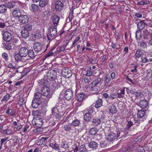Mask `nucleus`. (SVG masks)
Wrapping results in <instances>:
<instances>
[{
  "instance_id": "obj_63",
  "label": "nucleus",
  "mask_w": 152,
  "mask_h": 152,
  "mask_svg": "<svg viewBox=\"0 0 152 152\" xmlns=\"http://www.w3.org/2000/svg\"><path fill=\"white\" fill-rule=\"evenodd\" d=\"M135 15L138 18H141L142 16V15L140 13H136L135 14Z\"/></svg>"
},
{
  "instance_id": "obj_10",
  "label": "nucleus",
  "mask_w": 152,
  "mask_h": 152,
  "mask_svg": "<svg viewBox=\"0 0 152 152\" xmlns=\"http://www.w3.org/2000/svg\"><path fill=\"white\" fill-rule=\"evenodd\" d=\"M3 47L5 50H10L12 49L14 44L13 42L10 41L4 42L3 43Z\"/></svg>"
},
{
  "instance_id": "obj_50",
  "label": "nucleus",
  "mask_w": 152,
  "mask_h": 152,
  "mask_svg": "<svg viewBox=\"0 0 152 152\" xmlns=\"http://www.w3.org/2000/svg\"><path fill=\"white\" fill-rule=\"evenodd\" d=\"M10 97V94H7L4 96L3 98L1 99V102L6 101L9 99Z\"/></svg>"
},
{
  "instance_id": "obj_14",
  "label": "nucleus",
  "mask_w": 152,
  "mask_h": 152,
  "mask_svg": "<svg viewBox=\"0 0 152 152\" xmlns=\"http://www.w3.org/2000/svg\"><path fill=\"white\" fill-rule=\"evenodd\" d=\"M64 7V4L61 1H58L56 2L55 8L56 11H61L63 9Z\"/></svg>"
},
{
  "instance_id": "obj_46",
  "label": "nucleus",
  "mask_w": 152,
  "mask_h": 152,
  "mask_svg": "<svg viewBox=\"0 0 152 152\" xmlns=\"http://www.w3.org/2000/svg\"><path fill=\"white\" fill-rule=\"evenodd\" d=\"M80 121L77 120L75 119L73 121L72 123V125L74 126H76L79 125L80 124Z\"/></svg>"
},
{
  "instance_id": "obj_45",
  "label": "nucleus",
  "mask_w": 152,
  "mask_h": 152,
  "mask_svg": "<svg viewBox=\"0 0 152 152\" xmlns=\"http://www.w3.org/2000/svg\"><path fill=\"white\" fill-rule=\"evenodd\" d=\"M48 139V137H44L41 138V139L38 141V143L39 144H44L45 141Z\"/></svg>"
},
{
  "instance_id": "obj_43",
  "label": "nucleus",
  "mask_w": 152,
  "mask_h": 152,
  "mask_svg": "<svg viewBox=\"0 0 152 152\" xmlns=\"http://www.w3.org/2000/svg\"><path fill=\"white\" fill-rule=\"evenodd\" d=\"M32 26L31 25L26 24L23 29L29 32L32 29Z\"/></svg>"
},
{
  "instance_id": "obj_18",
  "label": "nucleus",
  "mask_w": 152,
  "mask_h": 152,
  "mask_svg": "<svg viewBox=\"0 0 152 152\" xmlns=\"http://www.w3.org/2000/svg\"><path fill=\"white\" fill-rule=\"evenodd\" d=\"M102 83V79L100 78H97L91 83L90 85L94 86H101Z\"/></svg>"
},
{
  "instance_id": "obj_62",
  "label": "nucleus",
  "mask_w": 152,
  "mask_h": 152,
  "mask_svg": "<svg viewBox=\"0 0 152 152\" xmlns=\"http://www.w3.org/2000/svg\"><path fill=\"white\" fill-rule=\"evenodd\" d=\"M117 98H123L124 97V96H123V95L120 93V92L117 93Z\"/></svg>"
},
{
  "instance_id": "obj_2",
  "label": "nucleus",
  "mask_w": 152,
  "mask_h": 152,
  "mask_svg": "<svg viewBox=\"0 0 152 152\" xmlns=\"http://www.w3.org/2000/svg\"><path fill=\"white\" fill-rule=\"evenodd\" d=\"M28 49L25 47L21 48L19 51V54L15 56V59L17 61H21L22 57H25L27 56L28 53Z\"/></svg>"
},
{
  "instance_id": "obj_9",
  "label": "nucleus",
  "mask_w": 152,
  "mask_h": 152,
  "mask_svg": "<svg viewBox=\"0 0 152 152\" xmlns=\"http://www.w3.org/2000/svg\"><path fill=\"white\" fill-rule=\"evenodd\" d=\"M146 110H139L137 114V116L139 118H142V121H144L147 118V115L146 114Z\"/></svg>"
},
{
  "instance_id": "obj_49",
  "label": "nucleus",
  "mask_w": 152,
  "mask_h": 152,
  "mask_svg": "<svg viewBox=\"0 0 152 152\" xmlns=\"http://www.w3.org/2000/svg\"><path fill=\"white\" fill-rule=\"evenodd\" d=\"M66 46L64 45H63L61 47L57 48L58 52L63 51L65 50Z\"/></svg>"
},
{
  "instance_id": "obj_17",
  "label": "nucleus",
  "mask_w": 152,
  "mask_h": 152,
  "mask_svg": "<svg viewBox=\"0 0 152 152\" xmlns=\"http://www.w3.org/2000/svg\"><path fill=\"white\" fill-rule=\"evenodd\" d=\"M59 20L60 18L57 15L53 16L52 20V22L53 25V26L56 27L58 24Z\"/></svg>"
},
{
  "instance_id": "obj_21",
  "label": "nucleus",
  "mask_w": 152,
  "mask_h": 152,
  "mask_svg": "<svg viewBox=\"0 0 152 152\" xmlns=\"http://www.w3.org/2000/svg\"><path fill=\"white\" fill-rule=\"evenodd\" d=\"M108 110L112 114H114L117 112V109L115 106L113 104L108 107Z\"/></svg>"
},
{
  "instance_id": "obj_51",
  "label": "nucleus",
  "mask_w": 152,
  "mask_h": 152,
  "mask_svg": "<svg viewBox=\"0 0 152 152\" xmlns=\"http://www.w3.org/2000/svg\"><path fill=\"white\" fill-rule=\"evenodd\" d=\"M12 131L10 129L7 128L6 129L4 130L3 132V133L4 134H6L7 135H9L10 134L12 133Z\"/></svg>"
},
{
  "instance_id": "obj_52",
  "label": "nucleus",
  "mask_w": 152,
  "mask_h": 152,
  "mask_svg": "<svg viewBox=\"0 0 152 152\" xmlns=\"http://www.w3.org/2000/svg\"><path fill=\"white\" fill-rule=\"evenodd\" d=\"M117 93H111L110 94V98L113 99L115 98H117Z\"/></svg>"
},
{
  "instance_id": "obj_60",
  "label": "nucleus",
  "mask_w": 152,
  "mask_h": 152,
  "mask_svg": "<svg viewBox=\"0 0 152 152\" xmlns=\"http://www.w3.org/2000/svg\"><path fill=\"white\" fill-rule=\"evenodd\" d=\"M8 137H5L4 138H2L1 139V146L2 145L3 143L4 142H5V141H6L8 139Z\"/></svg>"
},
{
  "instance_id": "obj_44",
  "label": "nucleus",
  "mask_w": 152,
  "mask_h": 152,
  "mask_svg": "<svg viewBox=\"0 0 152 152\" xmlns=\"http://www.w3.org/2000/svg\"><path fill=\"white\" fill-rule=\"evenodd\" d=\"M79 150L80 152H87V150L86 149L85 146L84 145H82L79 147Z\"/></svg>"
},
{
  "instance_id": "obj_30",
  "label": "nucleus",
  "mask_w": 152,
  "mask_h": 152,
  "mask_svg": "<svg viewBox=\"0 0 152 152\" xmlns=\"http://www.w3.org/2000/svg\"><path fill=\"white\" fill-rule=\"evenodd\" d=\"M72 125L71 124H68L65 125L64 126V130L66 132L70 131L71 130H72Z\"/></svg>"
},
{
  "instance_id": "obj_37",
  "label": "nucleus",
  "mask_w": 152,
  "mask_h": 152,
  "mask_svg": "<svg viewBox=\"0 0 152 152\" xmlns=\"http://www.w3.org/2000/svg\"><path fill=\"white\" fill-rule=\"evenodd\" d=\"M97 132V129L94 128H92L90 130L89 133L90 135H95Z\"/></svg>"
},
{
  "instance_id": "obj_11",
  "label": "nucleus",
  "mask_w": 152,
  "mask_h": 152,
  "mask_svg": "<svg viewBox=\"0 0 152 152\" xmlns=\"http://www.w3.org/2000/svg\"><path fill=\"white\" fill-rule=\"evenodd\" d=\"M32 123L35 126L38 127H41L43 124L42 119L38 117L33 119L32 121Z\"/></svg>"
},
{
  "instance_id": "obj_48",
  "label": "nucleus",
  "mask_w": 152,
  "mask_h": 152,
  "mask_svg": "<svg viewBox=\"0 0 152 152\" xmlns=\"http://www.w3.org/2000/svg\"><path fill=\"white\" fill-rule=\"evenodd\" d=\"M136 152H145V151L143 148L141 146L137 147L136 149Z\"/></svg>"
},
{
  "instance_id": "obj_58",
  "label": "nucleus",
  "mask_w": 152,
  "mask_h": 152,
  "mask_svg": "<svg viewBox=\"0 0 152 152\" xmlns=\"http://www.w3.org/2000/svg\"><path fill=\"white\" fill-rule=\"evenodd\" d=\"M133 125V122L130 120L128 122L127 124V127L128 129H129L130 128V127L132 126Z\"/></svg>"
},
{
  "instance_id": "obj_55",
  "label": "nucleus",
  "mask_w": 152,
  "mask_h": 152,
  "mask_svg": "<svg viewBox=\"0 0 152 152\" xmlns=\"http://www.w3.org/2000/svg\"><path fill=\"white\" fill-rule=\"evenodd\" d=\"M80 39V37H78L76 38L72 42V46L71 47V48H72L74 46V45L75 44L76 42L78 41Z\"/></svg>"
},
{
  "instance_id": "obj_20",
  "label": "nucleus",
  "mask_w": 152,
  "mask_h": 152,
  "mask_svg": "<svg viewBox=\"0 0 152 152\" xmlns=\"http://www.w3.org/2000/svg\"><path fill=\"white\" fill-rule=\"evenodd\" d=\"M12 14L14 17L18 18L22 15L21 12L19 9L14 10L12 12Z\"/></svg>"
},
{
  "instance_id": "obj_26",
  "label": "nucleus",
  "mask_w": 152,
  "mask_h": 152,
  "mask_svg": "<svg viewBox=\"0 0 152 152\" xmlns=\"http://www.w3.org/2000/svg\"><path fill=\"white\" fill-rule=\"evenodd\" d=\"M98 144L96 142L91 141L88 144L89 147L91 148L96 149L97 148Z\"/></svg>"
},
{
  "instance_id": "obj_47",
  "label": "nucleus",
  "mask_w": 152,
  "mask_h": 152,
  "mask_svg": "<svg viewBox=\"0 0 152 152\" xmlns=\"http://www.w3.org/2000/svg\"><path fill=\"white\" fill-rule=\"evenodd\" d=\"M31 10L32 11H36L38 9V6L35 4H32L31 5Z\"/></svg>"
},
{
  "instance_id": "obj_39",
  "label": "nucleus",
  "mask_w": 152,
  "mask_h": 152,
  "mask_svg": "<svg viewBox=\"0 0 152 152\" xmlns=\"http://www.w3.org/2000/svg\"><path fill=\"white\" fill-rule=\"evenodd\" d=\"M142 52L139 49L137 50L135 53V56L137 58L140 57L142 54Z\"/></svg>"
},
{
  "instance_id": "obj_56",
  "label": "nucleus",
  "mask_w": 152,
  "mask_h": 152,
  "mask_svg": "<svg viewBox=\"0 0 152 152\" xmlns=\"http://www.w3.org/2000/svg\"><path fill=\"white\" fill-rule=\"evenodd\" d=\"M58 112V110L56 108L53 107L52 108V113L54 115H57Z\"/></svg>"
},
{
  "instance_id": "obj_32",
  "label": "nucleus",
  "mask_w": 152,
  "mask_h": 152,
  "mask_svg": "<svg viewBox=\"0 0 152 152\" xmlns=\"http://www.w3.org/2000/svg\"><path fill=\"white\" fill-rule=\"evenodd\" d=\"M28 55L30 57L33 59L34 58L35 56L37 55L36 53H34L32 49L28 50Z\"/></svg>"
},
{
  "instance_id": "obj_16",
  "label": "nucleus",
  "mask_w": 152,
  "mask_h": 152,
  "mask_svg": "<svg viewBox=\"0 0 152 152\" xmlns=\"http://www.w3.org/2000/svg\"><path fill=\"white\" fill-rule=\"evenodd\" d=\"M28 17L26 15H21L18 18L19 21L23 24L27 23L28 21Z\"/></svg>"
},
{
  "instance_id": "obj_31",
  "label": "nucleus",
  "mask_w": 152,
  "mask_h": 152,
  "mask_svg": "<svg viewBox=\"0 0 152 152\" xmlns=\"http://www.w3.org/2000/svg\"><path fill=\"white\" fill-rule=\"evenodd\" d=\"M103 102L102 100L101 99H99L97 100L96 102L95 105V107L98 108L100 107L102 104Z\"/></svg>"
},
{
  "instance_id": "obj_1",
  "label": "nucleus",
  "mask_w": 152,
  "mask_h": 152,
  "mask_svg": "<svg viewBox=\"0 0 152 152\" xmlns=\"http://www.w3.org/2000/svg\"><path fill=\"white\" fill-rule=\"evenodd\" d=\"M43 84L41 88V93L42 96L47 97V100L48 101L49 99L51 97V95L50 94V89L48 87L46 86L45 85V81L44 80L41 81Z\"/></svg>"
},
{
  "instance_id": "obj_27",
  "label": "nucleus",
  "mask_w": 152,
  "mask_h": 152,
  "mask_svg": "<svg viewBox=\"0 0 152 152\" xmlns=\"http://www.w3.org/2000/svg\"><path fill=\"white\" fill-rule=\"evenodd\" d=\"M21 36L23 38H26L29 36V32L24 29H23L21 32Z\"/></svg>"
},
{
  "instance_id": "obj_19",
  "label": "nucleus",
  "mask_w": 152,
  "mask_h": 152,
  "mask_svg": "<svg viewBox=\"0 0 152 152\" xmlns=\"http://www.w3.org/2000/svg\"><path fill=\"white\" fill-rule=\"evenodd\" d=\"M3 38L5 42L10 41L11 34L7 32H4L3 34Z\"/></svg>"
},
{
  "instance_id": "obj_53",
  "label": "nucleus",
  "mask_w": 152,
  "mask_h": 152,
  "mask_svg": "<svg viewBox=\"0 0 152 152\" xmlns=\"http://www.w3.org/2000/svg\"><path fill=\"white\" fill-rule=\"evenodd\" d=\"M91 90L92 91H97L98 90V86H94L93 85H91Z\"/></svg>"
},
{
  "instance_id": "obj_59",
  "label": "nucleus",
  "mask_w": 152,
  "mask_h": 152,
  "mask_svg": "<svg viewBox=\"0 0 152 152\" xmlns=\"http://www.w3.org/2000/svg\"><path fill=\"white\" fill-rule=\"evenodd\" d=\"M89 77H85L84 78L83 81L85 83H88L89 82Z\"/></svg>"
},
{
  "instance_id": "obj_64",
  "label": "nucleus",
  "mask_w": 152,
  "mask_h": 152,
  "mask_svg": "<svg viewBox=\"0 0 152 152\" xmlns=\"http://www.w3.org/2000/svg\"><path fill=\"white\" fill-rule=\"evenodd\" d=\"M111 77L112 80L114 79L115 78V72H113L111 74Z\"/></svg>"
},
{
  "instance_id": "obj_34",
  "label": "nucleus",
  "mask_w": 152,
  "mask_h": 152,
  "mask_svg": "<svg viewBox=\"0 0 152 152\" xmlns=\"http://www.w3.org/2000/svg\"><path fill=\"white\" fill-rule=\"evenodd\" d=\"M135 36L137 41L140 40L142 38V35L141 32L140 30H138L136 31Z\"/></svg>"
},
{
  "instance_id": "obj_7",
  "label": "nucleus",
  "mask_w": 152,
  "mask_h": 152,
  "mask_svg": "<svg viewBox=\"0 0 152 152\" xmlns=\"http://www.w3.org/2000/svg\"><path fill=\"white\" fill-rule=\"evenodd\" d=\"M94 113V111L92 108L89 109L88 112L86 113L84 115V118L85 121H90Z\"/></svg>"
},
{
  "instance_id": "obj_3",
  "label": "nucleus",
  "mask_w": 152,
  "mask_h": 152,
  "mask_svg": "<svg viewBox=\"0 0 152 152\" xmlns=\"http://www.w3.org/2000/svg\"><path fill=\"white\" fill-rule=\"evenodd\" d=\"M57 34V27L55 26H51L47 35L48 40H51L55 37Z\"/></svg>"
},
{
  "instance_id": "obj_36",
  "label": "nucleus",
  "mask_w": 152,
  "mask_h": 152,
  "mask_svg": "<svg viewBox=\"0 0 152 152\" xmlns=\"http://www.w3.org/2000/svg\"><path fill=\"white\" fill-rule=\"evenodd\" d=\"M133 94H134L136 96V98L138 99H140L143 96V94L142 92H136L133 93Z\"/></svg>"
},
{
  "instance_id": "obj_29",
  "label": "nucleus",
  "mask_w": 152,
  "mask_h": 152,
  "mask_svg": "<svg viewBox=\"0 0 152 152\" xmlns=\"http://www.w3.org/2000/svg\"><path fill=\"white\" fill-rule=\"evenodd\" d=\"M85 95L83 93H79L76 96V99L78 101L82 102L83 99Z\"/></svg>"
},
{
  "instance_id": "obj_41",
  "label": "nucleus",
  "mask_w": 152,
  "mask_h": 152,
  "mask_svg": "<svg viewBox=\"0 0 152 152\" xmlns=\"http://www.w3.org/2000/svg\"><path fill=\"white\" fill-rule=\"evenodd\" d=\"M86 69H87V73L86 74V75L87 76H90L92 74V73L91 71V67H88L86 68Z\"/></svg>"
},
{
  "instance_id": "obj_22",
  "label": "nucleus",
  "mask_w": 152,
  "mask_h": 152,
  "mask_svg": "<svg viewBox=\"0 0 152 152\" xmlns=\"http://www.w3.org/2000/svg\"><path fill=\"white\" fill-rule=\"evenodd\" d=\"M148 105V102L145 100H142L140 101L139 103V106L142 108H145Z\"/></svg>"
},
{
  "instance_id": "obj_33",
  "label": "nucleus",
  "mask_w": 152,
  "mask_h": 152,
  "mask_svg": "<svg viewBox=\"0 0 152 152\" xmlns=\"http://www.w3.org/2000/svg\"><path fill=\"white\" fill-rule=\"evenodd\" d=\"M40 102L39 101L33 100L32 102L31 106L32 107L34 108H37L40 104Z\"/></svg>"
},
{
  "instance_id": "obj_8",
  "label": "nucleus",
  "mask_w": 152,
  "mask_h": 152,
  "mask_svg": "<svg viewBox=\"0 0 152 152\" xmlns=\"http://www.w3.org/2000/svg\"><path fill=\"white\" fill-rule=\"evenodd\" d=\"M120 132H111L108 135V140L109 142H112L117 139L120 136Z\"/></svg>"
},
{
  "instance_id": "obj_61",
  "label": "nucleus",
  "mask_w": 152,
  "mask_h": 152,
  "mask_svg": "<svg viewBox=\"0 0 152 152\" xmlns=\"http://www.w3.org/2000/svg\"><path fill=\"white\" fill-rule=\"evenodd\" d=\"M3 58L5 59H7L8 58V55L7 54L5 53H4L2 54Z\"/></svg>"
},
{
  "instance_id": "obj_4",
  "label": "nucleus",
  "mask_w": 152,
  "mask_h": 152,
  "mask_svg": "<svg viewBox=\"0 0 152 152\" xmlns=\"http://www.w3.org/2000/svg\"><path fill=\"white\" fill-rule=\"evenodd\" d=\"M48 45H46V48L44 50L42 45L39 42H36L35 43L34 46V48L37 54H41L45 52L47 50Z\"/></svg>"
},
{
  "instance_id": "obj_6",
  "label": "nucleus",
  "mask_w": 152,
  "mask_h": 152,
  "mask_svg": "<svg viewBox=\"0 0 152 152\" xmlns=\"http://www.w3.org/2000/svg\"><path fill=\"white\" fill-rule=\"evenodd\" d=\"M47 76L49 80H55L57 77L56 72L54 70H50L48 72Z\"/></svg>"
},
{
  "instance_id": "obj_28",
  "label": "nucleus",
  "mask_w": 152,
  "mask_h": 152,
  "mask_svg": "<svg viewBox=\"0 0 152 152\" xmlns=\"http://www.w3.org/2000/svg\"><path fill=\"white\" fill-rule=\"evenodd\" d=\"M92 124L93 125L97 126L101 122L100 118H95L92 119Z\"/></svg>"
},
{
  "instance_id": "obj_54",
  "label": "nucleus",
  "mask_w": 152,
  "mask_h": 152,
  "mask_svg": "<svg viewBox=\"0 0 152 152\" xmlns=\"http://www.w3.org/2000/svg\"><path fill=\"white\" fill-rule=\"evenodd\" d=\"M142 62L143 63H146L148 61V60L146 57L142 55L141 57Z\"/></svg>"
},
{
  "instance_id": "obj_25",
  "label": "nucleus",
  "mask_w": 152,
  "mask_h": 152,
  "mask_svg": "<svg viewBox=\"0 0 152 152\" xmlns=\"http://www.w3.org/2000/svg\"><path fill=\"white\" fill-rule=\"evenodd\" d=\"M48 0H39V6L40 7H44L48 4Z\"/></svg>"
},
{
  "instance_id": "obj_38",
  "label": "nucleus",
  "mask_w": 152,
  "mask_h": 152,
  "mask_svg": "<svg viewBox=\"0 0 152 152\" xmlns=\"http://www.w3.org/2000/svg\"><path fill=\"white\" fill-rule=\"evenodd\" d=\"M13 27L12 26H7L6 27V31L5 32H7L11 34L13 31Z\"/></svg>"
},
{
  "instance_id": "obj_15",
  "label": "nucleus",
  "mask_w": 152,
  "mask_h": 152,
  "mask_svg": "<svg viewBox=\"0 0 152 152\" xmlns=\"http://www.w3.org/2000/svg\"><path fill=\"white\" fill-rule=\"evenodd\" d=\"M143 39L146 40H148L152 37V34L150 32H148L147 30H144L143 31Z\"/></svg>"
},
{
  "instance_id": "obj_5",
  "label": "nucleus",
  "mask_w": 152,
  "mask_h": 152,
  "mask_svg": "<svg viewBox=\"0 0 152 152\" xmlns=\"http://www.w3.org/2000/svg\"><path fill=\"white\" fill-rule=\"evenodd\" d=\"M64 96L65 99L68 101H72L74 98V94L71 88H69L64 91Z\"/></svg>"
},
{
  "instance_id": "obj_35",
  "label": "nucleus",
  "mask_w": 152,
  "mask_h": 152,
  "mask_svg": "<svg viewBox=\"0 0 152 152\" xmlns=\"http://www.w3.org/2000/svg\"><path fill=\"white\" fill-rule=\"evenodd\" d=\"M7 10L4 4L0 5V13H4Z\"/></svg>"
},
{
  "instance_id": "obj_13",
  "label": "nucleus",
  "mask_w": 152,
  "mask_h": 152,
  "mask_svg": "<svg viewBox=\"0 0 152 152\" xmlns=\"http://www.w3.org/2000/svg\"><path fill=\"white\" fill-rule=\"evenodd\" d=\"M62 74L65 77L69 78L72 75V72L69 69H64L62 71Z\"/></svg>"
},
{
  "instance_id": "obj_42",
  "label": "nucleus",
  "mask_w": 152,
  "mask_h": 152,
  "mask_svg": "<svg viewBox=\"0 0 152 152\" xmlns=\"http://www.w3.org/2000/svg\"><path fill=\"white\" fill-rule=\"evenodd\" d=\"M147 43L146 42H144L143 40H142L140 42V47L144 49L147 47Z\"/></svg>"
},
{
  "instance_id": "obj_12",
  "label": "nucleus",
  "mask_w": 152,
  "mask_h": 152,
  "mask_svg": "<svg viewBox=\"0 0 152 152\" xmlns=\"http://www.w3.org/2000/svg\"><path fill=\"white\" fill-rule=\"evenodd\" d=\"M139 20L137 23V27L139 30H142L143 29L145 26V25L146 24L145 23V20H140L138 18H136L135 21Z\"/></svg>"
},
{
  "instance_id": "obj_24",
  "label": "nucleus",
  "mask_w": 152,
  "mask_h": 152,
  "mask_svg": "<svg viewBox=\"0 0 152 152\" xmlns=\"http://www.w3.org/2000/svg\"><path fill=\"white\" fill-rule=\"evenodd\" d=\"M42 95L41 93L39 92H36L34 96L33 100L39 101L40 100V98L41 97Z\"/></svg>"
},
{
  "instance_id": "obj_23",
  "label": "nucleus",
  "mask_w": 152,
  "mask_h": 152,
  "mask_svg": "<svg viewBox=\"0 0 152 152\" xmlns=\"http://www.w3.org/2000/svg\"><path fill=\"white\" fill-rule=\"evenodd\" d=\"M15 2L12 1L10 2L7 1L4 4L6 7L9 8H13L15 5Z\"/></svg>"
},
{
  "instance_id": "obj_57",
  "label": "nucleus",
  "mask_w": 152,
  "mask_h": 152,
  "mask_svg": "<svg viewBox=\"0 0 152 152\" xmlns=\"http://www.w3.org/2000/svg\"><path fill=\"white\" fill-rule=\"evenodd\" d=\"M106 78V80L105 81L107 83H108L110 82L111 79L110 78V77L109 75H106L105 76Z\"/></svg>"
},
{
  "instance_id": "obj_40",
  "label": "nucleus",
  "mask_w": 152,
  "mask_h": 152,
  "mask_svg": "<svg viewBox=\"0 0 152 152\" xmlns=\"http://www.w3.org/2000/svg\"><path fill=\"white\" fill-rule=\"evenodd\" d=\"M54 48H53L50 51L45 55L43 57V60H45L47 58L52 56L53 54V53L52 52V51L54 50Z\"/></svg>"
}]
</instances>
